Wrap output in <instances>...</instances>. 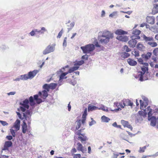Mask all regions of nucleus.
Listing matches in <instances>:
<instances>
[{
	"mask_svg": "<svg viewBox=\"0 0 158 158\" xmlns=\"http://www.w3.org/2000/svg\"><path fill=\"white\" fill-rule=\"evenodd\" d=\"M116 39L119 40L123 42H126L128 40V37L126 35H118Z\"/></svg>",
	"mask_w": 158,
	"mask_h": 158,
	"instance_id": "nucleus-15",
	"label": "nucleus"
},
{
	"mask_svg": "<svg viewBox=\"0 0 158 158\" xmlns=\"http://www.w3.org/2000/svg\"><path fill=\"white\" fill-rule=\"evenodd\" d=\"M72 155L73 156V158H81V155L80 154H72Z\"/></svg>",
	"mask_w": 158,
	"mask_h": 158,
	"instance_id": "nucleus-46",
	"label": "nucleus"
},
{
	"mask_svg": "<svg viewBox=\"0 0 158 158\" xmlns=\"http://www.w3.org/2000/svg\"><path fill=\"white\" fill-rule=\"evenodd\" d=\"M20 121L19 119H17L14 123L13 126L12 127L13 128H14L15 129V131L19 130Z\"/></svg>",
	"mask_w": 158,
	"mask_h": 158,
	"instance_id": "nucleus-16",
	"label": "nucleus"
},
{
	"mask_svg": "<svg viewBox=\"0 0 158 158\" xmlns=\"http://www.w3.org/2000/svg\"><path fill=\"white\" fill-rule=\"evenodd\" d=\"M147 110L149 111L148 112V120L151 122V125L154 127L156 125L157 123V119L154 116H152V109L150 108V106L147 107Z\"/></svg>",
	"mask_w": 158,
	"mask_h": 158,
	"instance_id": "nucleus-3",
	"label": "nucleus"
},
{
	"mask_svg": "<svg viewBox=\"0 0 158 158\" xmlns=\"http://www.w3.org/2000/svg\"><path fill=\"white\" fill-rule=\"evenodd\" d=\"M81 130L80 129L78 131H77L76 133L75 134L79 136L81 135V136H79L78 137V138L79 139H80V141H81L82 143H83V141H86L87 140H88V138L87 137L85 136V134H81Z\"/></svg>",
	"mask_w": 158,
	"mask_h": 158,
	"instance_id": "nucleus-7",
	"label": "nucleus"
},
{
	"mask_svg": "<svg viewBox=\"0 0 158 158\" xmlns=\"http://www.w3.org/2000/svg\"><path fill=\"white\" fill-rule=\"evenodd\" d=\"M77 149L78 151H81L83 153H85L86 151V148H85L82 146V144L80 142H78L77 143Z\"/></svg>",
	"mask_w": 158,
	"mask_h": 158,
	"instance_id": "nucleus-14",
	"label": "nucleus"
},
{
	"mask_svg": "<svg viewBox=\"0 0 158 158\" xmlns=\"http://www.w3.org/2000/svg\"><path fill=\"white\" fill-rule=\"evenodd\" d=\"M127 62L131 66H135L137 64V62L133 59L129 58L127 60Z\"/></svg>",
	"mask_w": 158,
	"mask_h": 158,
	"instance_id": "nucleus-23",
	"label": "nucleus"
},
{
	"mask_svg": "<svg viewBox=\"0 0 158 158\" xmlns=\"http://www.w3.org/2000/svg\"><path fill=\"white\" fill-rule=\"evenodd\" d=\"M116 35H127V32L123 30L118 29L115 32Z\"/></svg>",
	"mask_w": 158,
	"mask_h": 158,
	"instance_id": "nucleus-21",
	"label": "nucleus"
},
{
	"mask_svg": "<svg viewBox=\"0 0 158 158\" xmlns=\"http://www.w3.org/2000/svg\"><path fill=\"white\" fill-rule=\"evenodd\" d=\"M77 152V150L75 148H72L71 151V153H75Z\"/></svg>",
	"mask_w": 158,
	"mask_h": 158,
	"instance_id": "nucleus-59",
	"label": "nucleus"
},
{
	"mask_svg": "<svg viewBox=\"0 0 158 158\" xmlns=\"http://www.w3.org/2000/svg\"><path fill=\"white\" fill-rule=\"evenodd\" d=\"M143 110V111H139V113L140 115L143 116V117H145L146 116L147 113H148V112L149 111L147 110V108L146 110L144 109Z\"/></svg>",
	"mask_w": 158,
	"mask_h": 158,
	"instance_id": "nucleus-24",
	"label": "nucleus"
},
{
	"mask_svg": "<svg viewBox=\"0 0 158 158\" xmlns=\"http://www.w3.org/2000/svg\"><path fill=\"white\" fill-rule=\"evenodd\" d=\"M10 132L12 134V136L13 137H15V132L14 130L12 128L10 129Z\"/></svg>",
	"mask_w": 158,
	"mask_h": 158,
	"instance_id": "nucleus-48",
	"label": "nucleus"
},
{
	"mask_svg": "<svg viewBox=\"0 0 158 158\" xmlns=\"http://www.w3.org/2000/svg\"><path fill=\"white\" fill-rule=\"evenodd\" d=\"M0 123L3 126H7L8 125V123L6 122L0 120Z\"/></svg>",
	"mask_w": 158,
	"mask_h": 158,
	"instance_id": "nucleus-50",
	"label": "nucleus"
},
{
	"mask_svg": "<svg viewBox=\"0 0 158 158\" xmlns=\"http://www.w3.org/2000/svg\"><path fill=\"white\" fill-rule=\"evenodd\" d=\"M147 22L150 24H153L155 23V18L153 16H147L146 18Z\"/></svg>",
	"mask_w": 158,
	"mask_h": 158,
	"instance_id": "nucleus-19",
	"label": "nucleus"
},
{
	"mask_svg": "<svg viewBox=\"0 0 158 158\" xmlns=\"http://www.w3.org/2000/svg\"><path fill=\"white\" fill-rule=\"evenodd\" d=\"M102 37H108L109 39L112 38L113 37V35L110 31H106L103 32Z\"/></svg>",
	"mask_w": 158,
	"mask_h": 158,
	"instance_id": "nucleus-10",
	"label": "nucleus"
},
{
	"mask_svg": "<svg viewBox=\"0 0 158 158\" xmlns=\"http://www.w3.org/2000/svg\"><path fill=\"white\" fill-rule=\"evenodd\" d=\"M87 109L86 108L83 112V115L82 116V118H86V116L87 115Z\"/></svg>",
	"mask_w": 158,
	"mask_h": 158,
	"instance_id": "nucleus-47",
	"label": "nucleus"
},
{
	"mask_svg": "<svg viewBox=\"0 0 158 158\" xmlns=\"http://www.w3.org/2000/svg\"><path fill=\"white\" fill-rule=\"evenodd\" d=\"M98 107L95 106H90L89 105L88 107V110L89 111H92L94 110H97Z\"/></svg>",
	"mask_w": 158,
	"mask_h": 158,
	"instance_id": "nucleus-31",
	"label": "nucleus"
},
{
	"mask_svg": "<svg viewBox=\"0 0 158 158\" xmlns=\"http://www.w3.org/2000/svg\"><path fill=\"white\" fill-rule=\"evenodd\" d=\"M63 33V31L62 29L58 33V34L57 36V38H60L62 35Z\"/></svg>",
	"mask_w": 158,
	"mask_h": 158,
	"instance_id": "nucleus-52",
	"label": "nucleus"
},
{
	"mask_svg": "<svg viewBox=\"0 0 158 158\" xmlns=\"http://www.w3.org/2000/svg\"><path fill=\"white\" fill-rule=\"evenodd\" d=\"M55 44H50L48 45L43 51V54L46 55L54 51Z\"/></svg>",
	"mask_w": 158,
	"mask_h": 158,
	"instance_id": "nucleus-6",
	"label": "nucleus"
},
{
	"mask_svg": "<svg viewBox=\"0 0 158 158\" xmlns=\"http://www.w3.org/2000/svg\"><path fill=\"white\" fill-rule=\"evenodd\" d=\"M123 104L124 105V107L128 106L132 107L133 105V103L131 102V100L129 99H123Z\"/></svg>",
	"mask_w": 158,
	"mask_h": 158,
	"instance_id": "nucleus-13",
	"label": "nucleus"
},
{
	"mask_svg": "<svg viewBox=\"0 0 158 158\" xmlns=\"http://www.w3.org/2000/svg\"><path fill=\"white\" fill-rule=\"evenodd\" d=\"M146 148V146H144L143 147H140L139 150V152L140 153L143 152L145 151V149Z\"/></svg>",
	"mask_w": 158,
	"mask_h": 158,
	"instance_id": "nucleus-43",
	"label": "nucleus"
},
{
	"mask_svg": "<svg viewBox=\"0 0 158 158\" xmlns=\"http://www.w3.org/2000/svg\"><path fill=\"white\" fill-rule=\"evenodd\" d=\"M70 102L68 105V107L69 111H70L71 109V106L70 105Z\"/></svg>",
	"mask_w": 158,
	"mask_h": 158,
	"instance_id": "nucleus-63",
	"label": "nucleus"
},
{
	"mask_svg": "<svg viewBox=\"0 0 158 158\" xmlns=\"http://www.w3.org/2000/svg\"><path fill=\"white\" fill-rule=\"evenodd\" d=\"M114 107L116 108L114 109H111V110L112 111H115V112H117L121 110L119 106L118 102H114Z\"/></svg>",
	"mask_w": 158,
	"mask_h": 158,
	"instance_id": "nucleus-22",
	"label": "nucleus"
},
{
	"mask_svg": "<svg viewBox=\"0 0 158 158\" xmlns=\"http://www.w3.org/2000/svg\"><path fill=\"white\" fill-rule=\"evenodd\" d=\"M15 92H11L8 94V95H14L15 94Z\"/></svg>",
	"mask_w": 158,
	"mask_h": 158,
	"instance_id": "nucleus-64",
	"label": "nucleus"
},
{
	"mask_svg": "<svg viewBox=\"0 0 158 158\" xmlns=\"http://www.w3.org/2000/svg\"><path fill=\"white\" fill-rule=\"evenodd\" d=\"M142 71L140 72V74L138 75V77H139V80L140 81H143L146 80L145 79H143V75L144 74L146 71H148V69H147L143 67L141 68Z\"/></svg>",
	"mask_w": 158,
	"mask_h": 158,
	"instance_id": "nucleus-8",
	"label": "nucleus"
},
{
	"mask_svg": "<svg viewBox=\"0 0 158 158\" xmlns=\"http://www.w3.org/2000/svg\"><path fill=\"white\" fill-rule=\"evenodd\" d=\"M140 33L141 31L139 30L135 29L133 31L132 34L135 37H136L137 36H139V35L140 34Z\"/></svg>",
	"mask_w": 158,
	"mask_h": 158,
	"instance_id": "nucleus-28",
	"label": "nucleus"
},
{
	"mask_svg": "<svg viewBox=\"0 0 158 158\" xmlns=\"http://www.w3.org/2000/svg\"><path fill=\"white\" fill-rule=\"evenodd\" d=\"M140 109L144 110L148 105V100H144L143 101L140 100Z\"/></svg>",
	"mask_w": 158,
	"mask_h": 158,
	"instance_id": "nucleus-11",
	"label": "nucleus"
},
{
	"mask_svg": "<svg viewBox=\"0 0 158 158\" xmlns=\"http://www.w3.org/2000/svg\"><path fill=\"white\" fill-rule=\"evenodd\" d=\"M131 37L132 39L129 41L128 44L130 48H134L135 47L137 43V41L135 40L139 39L140 37L139 36H137L136 37H135L134 35H132Z\"/></svg>",
	"mask_w": 158,
	"mask_h": 158,
	"instance_id": "nucleus-5",
	"label": "nucleus"
},
{
	"mask_svg": "<svg viewBox=\"0 0 158 158\" xmlns=\"http://www.w3.org/2000/svg\"><path fill=\"white\" fill-rule=\"evenodd\" d=\"M118 105L120 108H123L124 107V105L123 104V100L120 102H118Z\"/></svg>",
	"mask_w": 158,
	"mask_h": 158,
	"instance_id": "nucleus-49",
	"label": "nucleus"
},
{
	"mask_svg": "<svg viewBox=\"0 0 158 158\" xmlns=\"http://www.w3.org/2000/svg\"><path fill=\"white\" fill-rule=\"evenodd\" d=\"M148 44L152 47H155L157 45V43L156 42H148Z\"/></svg>",
	"mask_w": 158,
	"mask_h": 158,
	"instance_id": "nucleus-41",
	"label": "nucleus"
},
{
	"mask_svg": "<svg viewBox=\"0 0 158 158\" xmlns=\"http://www.w3.org/2000/svg\"><path fill=\"white\" fill-rule=\"evenodd\" d=\"M57 84L56 83H51L49 84L50 89H54L57 86Z\"/></svg>",
	"mask_w": 158,
	"mask_h": 158,
	"instance_id": "nucleus-40",
	"label": "nucleus"
},
{
	"mask_svg": "<svg viewBox=\"0 0 158 158\" xmlns=\"http://www.w3.org/2000/svg\"><path fill=\"white\" fill-rule=\"evenodd\" d=\"M21 80H27L28 79H30L28 74H24L20 76Z\"/></svg>",
	"mask_w": 158,
	"mask_h": 158,
	"instance_id": "nucleus-36",
	"label": "nucleus"
},
{
	"mask_svg": "<svg viewBox=\"0 0 158 158\" xmlns=\"http://www.w3.org/2000/svg\"><path fill=\"white\" fill-rule=\"evenodd\" d=\"M153 53L156 57L153 56L152 57V59L153 60V62L156 63L158 59V48H156L153 50Z\"/></svg>",
	"mask_w": 158,
	"mask_h": 158,
	"instance_id": "nucleus-9",
	"label": "nucleus"
},
{
	"mask_svg": "<svg viewBox=\"0 0 158 158\" xmlns=\"http://www.w3.org/2000/svg\"><path fill=\"white\" fill-rule=\"evenodd\" d=\"M43 88L46 89L47 91H49V89H50L49 85H48L47 84H45L43 86Z\"/></svg>",
	"mask_w": 158,
	"mask_h": 158,
	"instance_id": "nucleus-44",
	"label": "nucleus"
},
{
	"mask_svg": "<svg viewBox=\"0 0 158 158\" xmlns=\"http://www.w3.org/2000/svg\"><path fill=\"white\" fill-rule=\"evenodd\" d=\"M39 71L37 70H34L32 71L29 72L28 74L30 79L33 78L38 73Z\"/></svg>",
	"mask_w": 158,
	"mask_h": 158,
	"instance_id": "nucleus-18",
	"label": "nucleus"
},
{
	"mask_svg": "<svg viewBox=\"0 0 158 158\" xmlns=\"http://www.w3.org/2000/svg\"><path fill=\"white\" fill-rule=\"evenodd\" d=\"M137 48L140 51H143L145 49V46L140 43H139L137 45Z\"/></svg>",
	"mask_w": 158,
	"mask_h": 158,
	"instance_id": "nucleus-30",
	"label": "nucleus"
},
{
	"mask_svg": "<svg viewBox=\"0 0 158 158\" xmlns=\"http://www.w3.org/2000/svg\"><path fill=\"white\" fill-rule=\"evenodd\" d=\"M130 56V54L126 52H123L122 54V57L125 58L129 57Z\"/></svg>",
	"mask_w": 158,
	"mask_h": 158,
	"instance_id": "nucleus-39",
	"label": "nucleus"
},
{
	"mask_svg": "<svg viewBox=\"0 0 158 158\" xmlns=\"http://www.w3.org/2000/svg\"><path fill=\"white\" fill-rule=\"evenodd\" d=\"M110 39L107 38L102 37L99 40L100 42L102 44H106L110 41Z\"/></svg>",
	"mask_w": 158,
	"mask_h": 158,
	"instance_id": "nucleus-26",
	"label": "nucleus"
},
{
	"mask_svg": "<svg viewBox=\"0 0 158 158\" xmlns=\"http://www.w3.org/2000/svg\"><path fill=\"white\" fill-rule=\"evenodd\" d=\"M138 62L140 64H143V59L141 58H139L138 59Z\"/></svg>",
	"mask_w": 158,
	"mask_h": 158,
	"instance_id": "nucleus-53",
	"label": "nucleus"
},
{
	"mask_svg": "<svg viewBox=\"0 0 158 158\" xmlns=\"http://www.w3.org/2000/svg\"><path fill=\"white\" fill-rule=\"evenodd\" d=\"M121 123L124 127L128 128L131 130L132 129V126L129 124L128 122L122 120L121 121Z\"/></svg>",
	"mask_w": 158,
	"mask_h": 158,
	"instance_id": "nucleus-17",
	"label": "nucleus"
},
{
	"mask_svg": "<svg viewBox=\"0 0 158 158\" xmlns=\"http://www.w3.org/2000/svg\"><path fill=\"white\" fill-rule=\"evenodd\" d=\"M75 125H76V130H78L81 126V120L80 119L77 120L75 123Z\"/></svg>",
	"mask_w": 158,
	"mask_h": 158,
	"instance_id": "nucleus-27",
	"label": "nucleus"
},
{
	"mask_svg": "<svg viewBox=\"0 0 158 158\" xmlns=\"http://www.w3.org/2000/svg\"><path fill=\"white\" fill-rule=\"evenodd\" d=\"M152 55V53L151 52H148L144 56V58L146 60H148L150 59Z\"/></svg>",
	"mask_w": 158,
	"mask_h": 158,
	"instance_id": "nucleus-35",
	"label": "nucleus"
},
{
	"mask_svg": "<svg viewBox=\"0 0 158 158\" xmlns=\"http://www.w3.org/2000/svg\"><path fill=\"white\" fill-rule=\"evenodd\" d=\"M98 109L102 110L103 111H108L107 108H106L103 105H102L101 107L98 108Z\"/></svg>",
	"mask_w": 158,
	"mask_h": 158,
	"instance_id": "nucleus-42",
	"label": "nucleus"
},
{
	"mask_svg": "<svg viewBox=\"0 0 158 158\" xmlns=\"http://www.w3.org/2000/svg\"><path fill=\"white\" fill-rule=\"evenodd\" d=\"M85 120L86 118H82V119L81 120V122H82V124H84L85 123Z\"/></svg>",
	"mask_w": 158,
	"mask_h": 158,
	"instance_id": "nucleus-62",
	"label": "nucleus"
},
{
	"mask_svg": "<svg viewBox=\"0 0 158 158\" xmlns=\"http://www.w3.org/2000/svg\"><path fill=\"white\" fill-rule=\"evenodd\" d=\"M23 116L25 120L27 121V123L28 124V127H30V124L31 123V117L26 116V115L25 114V113H23Z\"/></svg>",
	"mask_w": 158,
	"mask_h": 158,
	"instance_id": "nucleus-25",
	"label": "nucleus"
},
{
	"mask_svg": "<svg viewBox=\"0 0 158 158\" xmlns=\"http://www.w3.org/2000/svg\"><path fill=\"white\" fill-rule=\"evenodd\" d=\"M29 127L28 128L27 126L25 120L23 121V123L22 125V131L23 134H25L27 131H28V130H29Z\"/></svg>",
	"mask_w": 158,
	"mask_h": 158,
	"instance_id": "nucleus-12",
	"label": "nucleus"
},
{
	"mask_svg": "<svg viewBox=\"0 0 158 158\" xmlns=\"http://www.w3.org/2000/svg\"><path fill=\"white\" fill-rule=\"evenodd\" d=\"M48 91L45 90H44L42 92L40 91L39 92L38 94L35 95L34 96V99L35 100L36 103L38 104H40L42 102V100L39 98V96L40 98L45 99L48 96Z\"/></svg>",
	"mask_w": 158,
	"mask_h": 158,
	"instance_id": "nucleus-2",
	"label": "nucleus"
},
{
	"mask_svg": "<svg viewBox=\"0 0 158 158\" xmlns=\"http://www.w3.org/2000/svg\"><path fill=\"white\" fill-rule=\"evenodd\" d=\"M74 71L78 69L79 68V66H73L72 67Z\"/></svg>",
	"mask_w": 158,
	"mask_h": 158,
	"instance_id": "nucleus-60",
	"label": "nucleus"
},
{
	"mask_svg": "<svg viewBox=\"0 0 158 158\" xmlns=\"http://www.w3.org/2000/svg\"><path fill=\"white\" fill-rule=\"evenodd\" d=\"M143 67L145 68H146V69H148V63H143Z\"/></svg>",
	"mask_w": 158,
	"mask_h": 158,
	"instance_id": "nucleus-55",
	"label": "nucleus"
},
{
	"mask_svg": "<svg viewBox=\"0 0 158 158\" xmlns=\"http://www.w3.org/2000/svg\"><path fill=\"white\" fill-rule=\"evenodd\" d=\"M73 71H74V70H73V69H72V68L71 67L69 69L68 71L67 72H66L68 73V74L69 73H71Z\"/></svg>",
	"mask_w": 158,
	"mask_h": 158,
	"instance_id": "nucleus-57",
	"label": "nucleus"
},
{
	"mask_svg": "<svg viewBox=\"0 0 158 158\" xmlns=\"http://www.w3.org/2000/svg\"><path fill=\"white\" fill-rule=\"evenodd\" d=\"M46 31L47 30L44 27H42L41 30H40L38 31L37 29L35 30V32H37V33H40V34H44V32Z\"/></svg>",
	"mask_w": 158,
	"mask_h": 158,
	"instance_id": "nucleus-33",
	"label": "nucleus"
},
{
	"mask_svg": "<svg viewBox=\"0 0 158 158\" xmlns=\"http://www.w3.org/2000/svg\"><path fill=\"white\" fill-rule=\"evenodd\" d=\"M6 138L8 140H10L12 139H13L12 136L11 135L7 136Z\"/></svg>",
	"mask_w": 158,
	"mask_h": 158,
	"instance_id": "nucleus-56",
	"label": "nucleus"
},
{
	"mask_svg": "<svg viewBox=\"0 0 158 158\" xmlns=\"http://www.w3.org/2000/svg\"><path fill=\"white\" fill-rule=\"evenodd\" d=\"M88 56L87 54H85L82 56V59L84 60H87L88 59Z\"/></svg>",
	"mask_w": 158,
	"mask_h": 158,
	"instance_id": "nucleus-51",
	"label": "nucleus"
},
{
	"mask_svg": "<svg viewBox=\"0 0 158 158\" xmlns=\"http://www.w3.org/2000/svg\"><path fill=\"white\" fill-rule=\"evenodd\" d=\"M123 51L128 52H130L131 50L128 48L127 46L125 45L123 47Z\"/></svg>",
	"mask_w": 158,
	"mask_h": 158,
	"instance_id": "nucleus-45",
	"label": "nucleus"
},
{
	"mask_svg": "<svg viewBox=\"0 0 158 158\" xmlns=\"http://www.w3.org/2000/svg\"><path fill=\"white\" fill-rule=\"evenodd\" d=\"M66 38H65L63 43V45L64 46H66L67 44V42L66 41Z\"/></svg>",
	"mask_w": 158,
	"mask_h": 158,
	"instance_id": "nucleus-61",
	"label": "nucleus"
},
{
	"mask_svg": "<svg viewBox=\"0 0 158 158\" xmlns=\"http://www.w3.org/2000/svg\"><path fill=\"white\" fill-rule=\"evenodd\" d=\"M143 39L146 42L148 41H153L154 40L153 38L152 37H147L145 35L143 36Z\"/></svg>",
	"mask_w": 158,
	"mask_h": 158,
	"instance_id": "nucleus-29",
	"label": "nucleus"
},
{
	"mask_svg": "<svg viewBox=\"0 0 158 158\" xmlns=\"http://www.w3.org/2000/svg\"><path fill=\"white\" fill-rule=\"evenodd\" d=\"M101 119L103 122L106 123L108 122L110 120L108 118L104 115L102 117Z\"/></svg>",
	"mask_w": 158,
	"mask_h": 158,
	"instance_id": "nucleus-34",
	"label": "nucleus"
},
{
	"mask_svg": "<svg viewBox=\"0 0 158 158\" xmlns=\"http://www.w3.org/2000/svg\"><path fill=\"white\" fill-rule=\"evenodd\" d=\"M81 48L82 50L84 53H89L93 51L94 48V45L93 44H89L85 46L81 47Z\"/></svg>",
	"mask_w": 158,
	"mask_h": 158,
	"instance_id": "nucleus-4",
	"label": "nucleus"
},
{
	"mask_svg": "<svg viewBox=\"0 0 158 158\" xmlns=\"http://www.w3.org/2000/svg\"><path fill=\"white\" fill-rule=\"evenodd\" d=\"M34 100L33 97L31 96L30 97L29 100L27 99H25L22 102H21L20 104L22 106L20 107L21 110L23 112L25 111L26 109H28L29 102L31 106H34L35 104Z\"/></svg>",
	"mask_w": 158,
	"mask_h": 158,
	"instance_id": "nucleus-1",
	"label": "nucleus"
},
{
	"mask_svg": "<svg viewBox=\"0 0 158 158\" xmlns=\"http://www.w3.org/2000/svg\"><path fill=\"white\" fill-rule=\"evenodd\" d=\"M132 53L136 57L139 56V52L137 51L134 50L132 51Z\"/></svg>",
	"mask_w": 158,
	"mask_h": 158,
	"instance_id": "nucleus-38",
	"label": "nucleus"
},
{
	"mask_svg": "<svg viewBox=\"0 0 158 158\" xmlns=\"http://www.w3.org/2000/svg\"><path fill=\"white\" fill-rule=\"evenodd\" d=\"M36 32L35 31V30L34 31L33 30L30 32V34L31 36H33L35 35V33Z\"/></svg>",
	"mask_w": 158,
	"mask_h": 158,
	"instance_id": "nucleus-58",
	"label": "nucleus"
},
{
	"mask_svg": "<svg viewBox=\"0 0 158 158\" xmlns=\"http://www.w3.org/2000/svg\"><path fill=\"white\" fill-rule=\"evenodd\" d=\"M12 143L11 141H8L5 142L3 150H8L9 147L11 146Z\"/></svg>",
	"mask_w": 158,
	"mask_h": 158,
	"instance_id": "nucleus-20",
	"label": "nucleus"
},
{
	"mask_svg": "<svg viewBox=\"0 0 158 158\" xmlns=\"http://www.w3.org/2000/svg\"><path fill=\"white\" fill-rule=\"evenodd\" d=\"M25 114L26 115V116L31 117V114H30V112L29 110H27L26 112L25 113Z\"/></svg>",
	"mask_w": 158,
	"mask_h": 158,
	"instance_id": "nucleus-54",
	"label": "nucleus"
},
{
	"mask_svg": "<svg viewBox=\"0 0 158 158\" xmlns=\"http://www.w3.org/2000/svg\"><path fill=\"white\" fill-rule=\"evenodd\" d=\"M84 63V62L83 60H81L79 61L76 62L75 63L74 65L75 66H77V65L80 66V65H82V64H83Z\"/></svg>",
	"mask_w": 158,
	"mask_h": 158,
	"instance_id": "nucleus-37",
	"label": "nucleus"
},
{
	"mask_svg": "<svg viewBox=\"0 0 158 158\" xmlns=\"http://www.w3.org/2000/svg\"><path fill=\"white\" fill-rule=\"evenodd\" d=\"M68 74V73L66 72L62 73L60 76V80H63L64 79H66L67 77H65L66 75Z\"/></svg>",
	"mask_w": 158,
	"mask_h": 158,
	"instance_id": "nucleus-32",
	"label": "nucleus"
}]
</instances>
